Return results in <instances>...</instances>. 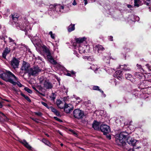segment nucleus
<instances>
[{
  "label": "nucleus",
  "instance_id": "f257e3e1",
  "mask_svg": "<svg viewBox=\"0 0 151 151\" xmlns=\"http://www.w3.org/2000/svg\"><path fill=\"white\" fill-rule=\"evenodd\" d=\"M127 138V141L128 143L131 145L134 146L137 140L134 138L130 137L128 133L126 132H121L116 135V142L119 145H124L126 144L125 140Z\"/></svg>",
  "mask_w": 151,
  "mask_h": 151
},
{
  "label": "nucleus",
  "instance_id": "f03ea898",
  "mask_svg": "<svg viewBox=\"0 0 151 151\" xmlns=\"http://www.w3.org/2000/svg\"><path fill=\"white\" fill-rule=\"evenodd\" d=\"M0 78L5 81L9 82L13 84H15L14 81L17 80V79L15 76L9 71H6L5 73L0 74Z\"/></svg>",
  "mask_w": 151,
  "mask_h": 151
},
{
  "label": "nucleus",
  "instance_id": "7ed1b4c3",
  "mask_svg": "<svg viewBox=\"0 0 151 151\" xmlns=\"http://www.w3.org/2000/svg\"><path fill=\"white\" fill-rule=\"evenodd\" d=\"M16 25L17 29H21L25 32L31 29V26L28 22H27L23 25L17 23Z\"/></svg>",
  "mask_w": 151,
  "mask_h": 151
},
{
  "label": "nucleus",
  "instance_id": "20e7f679",
  "mask_svg": "<svg viewBox=\"0 0 151 151\" xmlns=\"http://www.w3.org/2000/svg\"><path fill=\"white\" fill-rule=\"evenodd\" d=\"M41 50L45 53L47 55V57L49 61L53 58L51 56L49 49L45 46L44 45L41 47Z\"/></svg>",
  "mask_w": 151,
  "mask_h": 151
},
{
  "label": "nucleus",
  "instance_id": "39448f33",
  "mask_svg": "<svg viewBox=\"0 0 151 151\" xmlns=\"http://www.w3.org/2000/svg\"><path fill=\"white\" fill-rule=\"evenodd\" d=\"M73 114L74 117L78 119H81L84 116L83 112L78 109H75L73 111Z\"/></svg>",
  "mask_w": 151,
  "mask_h": 151
},
{
  "label": "nucleus",
  "instance_id": "423d86ee",
  "mask_svg": "<svg viewBox=\"0 0 151 151\" xmlns=\"http://www.w3.org/2000/svg\"><path fill=\"white\" fill-rule=\"evenodd\" d=\"M100 129L104 135L108 133L110 131L109 127L105 124H102L100 126Z\"/></svg>",
  "mask_w": 151,
  "mask_h": 151
},
{
  "label": "nucleus",
  "instance_id": "0eeeda50",
  "mask_svg": "<svg viewBox=\"0 0 151 151\" xmlns=\"http://www.w3.org/2000/svg\"><path fill=\"white\" fill-rule=\"evenodd\" d=\"M41 70L38 67H34L29 69V74L34 76L40 72Z\"/></svg>",
  "mask_w": 151,
  "mask_h": 151
},
{
  "label": "nucleus",
  "instance_id": "6e6552de",
  "mask_svg": "<svg viewBox=\"0 0 151 151\" xmlns=\"http://www.w3.org/2000/svg\"><path fill=\"white\" fill-rule=\"evenodd\" d=\"M19 63V61L18 59L13 58L10 61V64L11 66L15 69L18 68Z\"/></svg>",
  "mask_w": 151,
  "mask_h": 151
},
{
  "label": "nucleus",
  "instance_id": "1a4fd4ad",
  "mask_svg": "<svg viewBox=\"0 0 151 151\" xmlns=\"http://www.w3.org/2000/svg\"><path fill=\"white\" fill-rule=\"evenodd\" d=\"M29 64L24 61L23 62L21 68V70H24L26 73H29Z\"/></svg>",
  "mask_w": 151,
  "mask_h": 151
},
{
  "label": "nucleus",
  "instance_id": "9d476101",
  "mask_svg": "<svg viewBox=\"0 0 151 151\" xmlns=\"http://www.w3.org/2000/svg\"><path fill=\"white\" fill-rule=\"evenodd\" d=\"M93 48L95 52L97 53H101L105 50L104 48L102 46L99 45H96Z\"/></svg>",
  "mask_w": 151,
  "mask_h": 151
},
{
  "label": "nucleus",
  "instance_id": "9b49d317",
  "mask_svg": "<svg viewBox=\"0 0 151 151\" xmlns=\"http://www.w3.org/2000/svg\"><path fill=\"white\" fill-rule=\"evenodd\" d=\"M65 111L67 113H68L73 109V106L70 104H65L64 108Z\"/></svg>",
  "mask_w": 151,
  "mask_h": 151
},
{
  "label": "nucleus",
  "instance_id": "f8f14e48",
  "mask_svg": "<svg viewBox=\"0 0 151 151\" xmlns=\"http://www.w3.org/2000/svg\"><path fill=\"white\" fill-rule=\"evenodd\" d=\"M43 85L44 87L47 89H51L52 87V84L48 80L44 81Z\"/></svg>",
  "mask_w": 151,
  "mask_h": 151
},
{
  "label": "nucleus",
  "instance_id": "ddd939ff",
  "mask_svg": "<svg viewBox=\"0 0 151 151\" xmlns=\"http://www.w3.org/2000/svg\"><path fill=\"white\" fill-rule=\"evenodd\" d=\"M122 72L121 70H118L116 71L114 74V76L115 77L117 78L118 79L120 80L122 78Z\"/></svg>",
  "mask_w": 151,
  "mask_h": 151
},
{
  "label": "nucleus",
  "instance_id": "4468645a",
  "mask_svg": "<svg viewBox=\"0 0 151 151\" xmlns=\"http://www.w3.org/2000/svg\"><path fill=\"white\" fill-rule=\"evenodd\" d=\"M56 103L58 107L60 109H63L66 104L60 99L57 100Z\"/></svg>",
  "mask_w": 151,
  "mask_h": 151
},
{
  "label": "nucleus",
  "instance_id": "2eb2a0df",
  "mask_svg": "<svg viewBox=\"0 0 151 151\" xmlns=\"http://www.w3.org/2000/svg\"><path fill=\"white\" fill-rule=\"evenodd\" d=\"M49 61L51 63L53 64L54 65V67L56 68L57 69H59L61 66V65L55 60L53 58L50 60Z\"/></svg>",
  "mask_w": 151,
  "mask_h": 151
},
{
  "label": "nucleus",
  "instance_id": "dca6fc26",
  "mask_svg": "<svg viewBox=\"0 0 151 151\" xmlns=\"http://www.w3.org/2000/svg\"><path fill=\"white\" fill-rule=\"evenodd\" d=\"M100 123L96 121H94L92 124V127L95 130H99V126Z\"/></svg>",
  "mask_w": 151,
  "mask_h": 151
},
{
  "label": "nucleus",
  "instance_id": "f3484780",
  "mask_svg": "<svg viewBox=\"0 0 151 151\" xmlns=\"http://www.w3.org/2000/svg\"><path fill=\"white\" fill-rule=\"evenodd\" d=\"M135 76L140 79H146V77L147 75H144L143 74L141 73L136 72L135 73Z\"/></svg>",
  "mask_w": 151,
  "mask_h": 151
},
{
  "label": "nucleus",
  "instance_id": "a211bd4d",
  "mask_svg": "<svg viewBox=\"0 0 151 151\" xmlns=\"http://www.w3.org/2000/svg\"><path fill=\"white\" fill-rule=\"evenodd\" d=\"M10 51V49L7 47H6L2 53V56L4 59H6V55L9 54Z\"/></svg>",
  "mask_w": 151,
  "mask_h": 151
},
{
  "label": "nucleus",
  "instance_id": "6ab92c4d",
  "mask_svg": "<svg viewBox=\"0 0 151 151\" xmlns=\"http://www.w3.org/2000/svg\"><path fill=\"white\" fill-rule=\"evenodd\" d=\"M20 142L28 149L29 150L31 149L32 147L28 144V143L25 140H22L20 141Z\"/></svg>",
  "mask_w": 151,
  "mask_h": 151
},
{
  "label": "nucleus",
  "instance_id": "aec40b11",
  "mask_svg": "<svg viewBox=\"0 0 151 151\" xmlns=\"http://www.w3.org/2000/svg\"><path fill=\"white\" fill-rule=\"evenodd\" d=\"M19 17V16L17 13H15L11 14V18L14 22H15L18 20Z\"/></svg>",
  "mask_w": 151,
  "mask_h": 151
},
{
  "label": "nucleus",
  "instance_id": "412c9836",
  "mask_svg": "<svg viewBox=\"0 0 151 151\" xmlns=\"http://www.w3.org/2000/svg\"><path fill=\"white\" fill-rule=\"evenodd\" d=\"M86 38L84 37L82 38H77L76 40V42L78 43H79L83 42L86 40Z\"/></svg>",
  "mask_w": 151,
  "mask_h": 151
},
{
  "label": "nucleus",
  "instance_id": "4be33fe9",
  "mask_svg": "<svg viewBox=\"0 0 151 151\" xmlns=\"http://www.w3.org/2000/svg\"><path fill=\"white\" fill-rule=\"evenodd\" d=\"M50 108L51 111L54 112L57 116H60L59 112L56 109H55L52 107H51Z\"/></svg>",
  "mask_w": 151,
  "mask_h": 151
},
{
  "label": "nucleus",
  "instance_id": "5701e85b",
  "mask_svg": "<svg viewBox=\"0 0 151 151\" xmlns=\"http://www.w3.org/2000/svg\"><path fill=\"white\" fill-rule=\"evenodd\" d=\"M75 24L70 25L68 29V30L69 32H71L75 29Z\"/></svg>",
  "mask_w": 151,
  "mask_h": 151
},
{
  "label": "nucleus",
  "instance_id": "b1692460",
  "mask_svg": "<svg viewBox=\"0 0 151 151\" xmlns=\"http://www.w3.org/2000/svg\"><path fill=\"white\" fill-rule=\"evenodd\" d=\"M92 89L93 90H98L101 93H103V91L99 89V88L97 86H93V87Z\"/></svg>",
  "mask_w": 151,
  "mask_h": 151
},
{
  "label": "nucleus",
  "instance_id": "393cba45",
  "mask_svg": "<svg viewBox=\"0 0 151 151\" xmlns=\"http://www.w3.org/2000/svg\"><path fill=\"white\" fill-rule=\"evenodd\" d=\"M78 50L79 52L81 53H83L85 52V49L84 47H82L81 46H80L78 48Z\"/></svg>",
  "mask_w": 151,
  "mask_h": 151
},
{
  "label": "nucleus",
  "instance_id": "a878e982",
  "mask_svg": "<svg viewBox=\"0 0 151 151\" xmlns=\"http://www.w3.org/2000/svg\"><path fill=\"white\" fill-rule=\"evenodd\" d=\"M42 142L44 143L45 145L50 146V142L47 140H46L45 139H43L42 140Z\"/></svg>",
  "mask_w": 151,
  "mask_h": 151
},
{
  "label": "nucleus",
  "instance_id": "bb28decb",
  "mask_svg": "<svg viewBox=\"0 0 151 151\" xmlns=\"http://www.w3.org/2000/svg\"><path fill=\"white\" fill-rule=\"evenodd\" d=\"M125 77L127 79L131 81L132 78V75L130 74H125Z\"/></svg>",
  "mask_w": 151,
  "mask_h": 151
},
{
  "label": "nucleus",
  "instance_id": "cd10ccee",
  "mask_svg": "<svg viewBox=\"0 0 151 151\" xmlns=\"http://www.w3.org/2000/svg\"><path fill=\"white\" fill-rule=\"evenodd\" d=\"M21 95L24 97L27 101H29V102H31V100H30L29 97L27 96H26L25 95V94H24V93H21Z\"/></svg>",
  "mask_w": 151,
  "mask_h": 151
},
{
  "label": "nucleus",
  "instance_id": "c85d7f7f",
  "mask_svg": "<svg viewBox=\"0 0 151 151\" xmlns=\"http://www.w3.org/2000/svg\"><path fill=\"white\" fill-rule=\"evenodd\" d=\"M91 68L93 70H94L95 73H97L96 71L98 70V69L97 68L96 66L94 65H92L91 67Z\"/></svg>",
  "mask_w": 151,
  "mask_h": 151
},
{
  "label": "nucleus",
  "instance_id": "c756f323",
  "mask_svg": "<svg viewBox=\"0 0 151 151\" xmlns=\"http://www.w3.org/2000/svg\"><path fill=\"white\" fill-rule=\"evenodd\" d=\"M122 66H123L122 65ZM124 67L122 68V69H123L125 71H127L130 70V69L129 68H127V65H124Z\"/></svg>",
  "mask_w": 151,
  "mask_h": 151
},
{
  "label": "nucleus",
  "instance_id": "7c9ffc66",
  "mask_svg": "<svg viewBox=\"0 0 151 151\" xmlns=\"http://www.w3.org/2000/svg\"><path fill=\"white\" fill-rule=\"evenodd\" d=\"M75 74V73L73 71H72L70 73H67L66 75L67 76H71L74 75Z\"/></svg>",
  "mask_w": 151,
  "mask_h": 151
},
{
  "label": "nucleus",
  "instance_id": "2f4dec72",
  "mask_svg": "<svg viewBox=\"0 0 151 151\" xmlns=\"http://www.w3.org/2000/svg\"><path fill=\"white\" fill-rule=\"evenodd\" d=\"M70 131L71 132V133L75 136L77 137L78 136V133L76 131L73 130H70Z\"/></svg>",
  "mask_w": 151,
  "mask_h": 151
},
{
  "label": "nucleus",
  "instance_id": "473e14b6",
  "mask_svg": "<svg viewBox=\"0 0 151 151\" xmlns=\"http://www.w3.org/2000/svg\"><path fill=\"white\" fill-rule=\"evenodd\" d=\"M24 90L28 92L29 93H32V91L31 90L29 89L28 88L26 87L24 88Z\"/></svg>",
  "mask_w": 151,
  "mask_h": 151
},
{
  "label": "nucleus",
  "instance_id": "72a5a7b5",
  "mask_svg": "<svg viewBox=\"0 0 151 151\" xmlns=\"http://www.w3.org/2000/svg\"><path fill=\"white\" fill-rule=\"evenodd\" d=\"M137 66L138 67V69H139L140 71H142V70L144 71L143 70L142 67V66L140 65H139L138 64H137Z\"/></svg>",
  "mask_w": 151,
  "mask_h": 151
},
{
  "label": "nucleus",
  "instance_id": "f704fd0d",
  "mask_svg": "<svg viewBox=\"0 0 151 151\" xmlns=\"http://www.w3.org/2000/svg\"><path fill=\"white\" fill-rule=\"evenodd\" d=\"M74 98H75L76 100H78V102H80L81 101V100L80 98L79 97H76V96L75 95H73Z\"/></svg>",
  "mask_w": 151,
  "mask_h": 151
},
{
  "label": "nucleus",
  "instance_id": "c9c22d12",
  "mask_svg": "<svg viewBox=\"0 0 151 151\" xmlns=\"http://www.w3.org/2000/svg\"><path fill=\"white\" fill-rule=\"evenodd\" d=\"M109 58L108 57H105L104 58V60L106 62V63H108L109 64Z\"/></svg>",
  "mask_w": 151,
  "mask_h": 151
},
{
  "label": "nucleus",
  "instance_id": "e433bc0d",
  "mask_svg": "<svg viewBox=\"0 0 151 151\" xmlns=\"http://www.w3.org/2000/svg\"><path fill=\"white\" fill-rule=\"evenodd\" d=\"M147 2L145 3V4L147 6L151 5V0H147Z\"/></svg>",
  "mask_w": 151,
  "mask_h": 151
},
{
  "label": "nucleus",
  "instance_id": "4c0bfd02",
  "mask_svg": "<svg viewBox=\"0 0 151 151\" xmlns=\"http://www.w3.org/2000/svg\"><path fill=\"white\" fill-rule=\"evenodd\" d=\"M49 34L50 35L51 37L53 39H54L55 38V34H52V32L50 31L49 32Z\"/></svg>",
  "mask_w": 151,
  "mask_h": 151
},
{
  "label": "nucleus",
  "instance_id": "58836bf2",
  "mask_svg": "<svg viewBox=\"0 0 151 151\" xmlns=\"http://www.w3.org/2000/svg\"><path fill=\"white\" fill-rule=\"evenodd\" d=\"M139 1V0H134V5L135 6L138 7L139 6V4L137 3Z\"/></svg>",
  "mask_w": 151,
  "mask_h": 151
},
{
  "label": "nucleus",
  "instance_id": "ea45409f",
  "mask_svg": "<svg viewBox=\"0 0 151 151\" xmlns=\"http://www.w3.org/2000/svg\"><path fill=\"white\" fill-rule=\"evenodd\" d=\"M113 70L111 68H109L107 70V72L109 74L112 73L113 72Z\"/></svg>",
  "mask_w": 151,
  "mask_h": 151
},
{
  "label": "nucleus",
  "instance_id": "a19ab883",
  "mask_svg": "<svg viewBox=\"0 0 151 151\" xmlns=\"http://www.w3.org/2000/svg\"><path fill=\"white\" fill-rule=\"evenodd\" d=\"M35 115L40 116H41L42 115V114L40 112H36L35 113Z\"/></svg>",
  "mask_w": 151,
  "mask_h": 151
},
{
  "label": "nucleus",
  "instance_id": "79ce46f5",
  "mask_svg": "<svg viewBox=\"0 0 151 151\" xmlns=\"http://www.w3.org/2000/svg\"><path fill=\"white\" fill-rule=\"evenodd\" d=\"M0 114H1L5 118L6 120H8L7 118L3 113L0 112Z\"/></svg>",
  "mask_w": 151,
  "mask_h": 151
},
{
  "label": "nucleus",
  "instance_id": "37998d69",
  "mask_svg": "<svg viewBox=\"0 0 151 151\" xmlns=\"http://www.w3.org/2000/svg\"><path fill=\"white\" fill-rule=\"evenodd\" d=\"M146 66L150 70H151V67L148 64H146Z\"/></svg>",
  "mask_w": 151,
  "mask_h": 151
},
{
  "label": "nucleus",
  "instance_id": "c03bdc74",
  "mask_svg": "<svg viewBox=\"0 0 151 151\" xmlns=\"http://www.w3.org/2000/svg\"><path fill=\"white\" fill-rule=\"evenodd\" d=\"M42 104H43L47 108H48V105H47V104L46 103L44 102H42Z\"/></svg>",
  "mask_w": 151,
  "mask_h": 151
},
{
  "label": "nucleus",
  "instance_id": "a18cd8bd",
  "mask_svg": "<svg viewBox=\"0 0 151 151\" xmlns=\"http://www.w3.org/2000/svg\"><path fill=\"white\" fill-rule=\"evenodd\" d=\"M32 119L33 120H34V121H35V122H37V123H38L39 122L38 121V120L37 119H36L35 118H32Z\"/></svg>",
  "mask_w": 151,
  "mask_h": 151
},
{
  "label": "nucleus",
  "instance_id": "49530a36",
  "mask_svg": "<svg viewBox=\"0 0 151 151\" xmlns=\"http://www.w3.org/2000/svg\"><path fill=\"white\" fill-rule=\"evenodd\" d=\"M17 85L19 87H22V85L19 82L17 83Z\"/></svg>",
  "mask_w": 151,
  "mask_h": 151
},
{
  "label": "nucleus",
  "instance_id": "de8ad7c7",
  "mask_svg": "<svg viewBox=\"0 0 151 151\" xmlns=\"http://www.w3.org/2000/svg\"><path fill=\"white\" fill-rule=\"evenodd\" d=\"M54 118L56 120L58 121H61V120L59 119L57 117H54Z\"/></svg>",
  "mask_w": 151,
  "mask_h": 151
},
{
  "label": "nucleus",
  "instance_id": "09e8293b",
  "mask_svg": "<svg viewBox=\"0 0 151 151\" xmlns=\"http://www.w3.org/2000/svg\"><path fill=\"white\" fill-rule=\"evenodd\" d=\"M9 42H14V41L10 37H9Z\"/></svg>",
  "mask_w": 151,
  "mask_h": 151
},
{
  "label": "nucleus",
  "instance_id": "8fccbe9b",
  "mask_svg": "<svg viewBox=\"0 0 151 151\" xmlns=\"http://www.w3.org/2000/svg\"><path fill=\"white\" fill-rule=\"evenodd\" d=\"M72 4L73 5H76L77 4V3L76 2L75 0H74L73 1Z\"/></svg>",
  "mask_w": 151,
  "mask_h": 151
},
{
  "label": "nucleus",
  "instance_id": "3c124183",
  "mask_svg": "<svg viewBox=\"0 0 151 151\" xmlns=\"http://www.w3.org/2000/svg\"><path fill=\"white\" fill-rule=\"evenodd\" d=\"M60 10L63 9H64V6H60ZM60 11L61 12V10H60Z\"/></svg>",
  "mask_w": 151,
  "mask_h": 151
},
{
  "label": "nucleus",
  "instance_id": "603ef678",
  "mask_svg": "<svg viewBox=\"0 0 151 151\" xmlns=\"http://www.w3.org/2000/svg\"><path fill=\"white\" fill-rule=\"evenodd\" d=\"M74 54L75 55H76V56L78 57H79L78 55V53L77 52H76L75 51L74 52Z\"/></svg>",
  "mask_w": 151,
  "mask_h": 151
},
{
  "label": "nucleus",
  "instance_id": "864d4df0",
  "mask_svg": "<svg viewBox=\"0 0 151 151\" xmlns=\"http://www.w3.org/2000/svg\"><path fill=\"white\" fill-rule=\"evenodd\" d=\"M84 1V4L85 5H86L87 3V0H83Z\"/></svg>",
  "mask_w": 151,
  "mask_h": 151
},
{
  "label": "nucleus",
  "instance_id": "5fc2aeb1",
  "mask_svg": "<svg viewBox=\"0 0 151 151\" xmlns=\"http://www.w3.org/2000/svg\"><path fill=\"white\" fill-rule=\"evenodd\" d=\"M109 40L110 41H112L113 40V37L111 36H110L109 38Z\"/></svg>",
  "mask_w": 151,
  "mask_h": 151
},
{
  "label": "nucleus",
  "instance_id": "6e6d98bb",
  "mask_svg": "<svg viewBox=\"0 0 151 151\" xmlns=\"http://www.w3.org/2000/svg\"><path fill=\"white\" fill-rule=\"evenodd\" d=\"M102 95H103V96L104 97H105L106 96V95L104 93V92L103 91V93H101Z\"/></svg>",
  "mask_w": 151,
  "mask_h": 151
},
{
  "label": "nucleus",
  "instance_id": "4d7b16f0",
  "mask_svg": "<svg viewBox=\"0 0 151 151\" xmlns=\"http://www.w3.org/2000/svg\"><path fill=\"white\" fill-rule=\"evenodd\" d=\"M77 43L76 42H74L73 43V45L74 46V47H76V46Z\"/></svg>",
  "mask_w": 151,
  "mask_h": 151
},
{
  "label": "nucleus",
  "instance_id": "13d9d810",
  "mask_svg": "<svg viewBox=\"0 0 151 151\" xmlns=\"http://www.w3.org/2000/svg\"><path fill=\"white\" fill-rule=\"evenodd\" d=\"M127 6L129 8H131L132 7V6L130 5H128Z\"/></svg>",
  "mask_w": 151,
  "mask_h": 151
},
{
  "label": "nucleus",
  "instance_id": "bf43d9fd",
  "mask_svg": "<svg viewBox=\"0 0 151 151\" xmlns=\"http://www.w3.org/2000/svg\"><path fill=\"white\" fill-rule=\"evenodd\" d=\"M32 88H33L34 89L35 91H37V92H38V91L36 89V88H35V87H32Z\"/></svg>",
  "mask_w": 151,
  "mask_h": 151
},
{
  "label": "nucleus",
  "instance_id": "052dcab7",
  "mask_svg": "<svg viewBox=\"0 0 151 151\" xmlns=\"http://www.w3.org/2000/svg\"><path fill=\"white\" fill-rule=\"evenodd\" d=\"M128 151H134V150L133 149H130L128 150Z\"/></svg>",
  "mask_w": 151,
  "mask_h": 151
},
{
  "label": "nucleus",
  "instance_id": "680f3d73",
  "mask_svg": "<svg viewBox=\"0 0 151 151\" xmlns=\"http://www.w3.org/2000/svg\"><path fill=\"white\" fill-rule=\"evenodd\" d=\"M2 106H3V105L1 103H0V107H2Z\"/></svg>",
  "mask_w": 151,
  "mask_h": 151
},
{
  "label": "nucleus",
  "instance_id": "e2e57ef3",
  "mask_svg": "<svg viewBox=\"0 0 151 151\" xmlns=\"http://www.w3.org/2000/svg\"><path fill=\"white\" fill-rule=\"evenodd\" d=\"M52 95H53V98L54 99H55V97L54 96L55 95V94L54 93H52Z\"/></svg>",
  "mask_w": 151,
  "mask_h": 151
},
{
  "label": "nucleus",
  "instance_id": "0e129e2a",
  "mask_svg": "<svg viewBox=\"0 0 151 151\" xmlns=\"http://www.w3.org/2000/svg\"><path fill=\"white\" fill-rule=\"evenodd\" d=\"M45 135L48 137H49V135L47 134H45Z\"/></svg>",
  "mask_w": 151,
  "mask_h": 151
},
{
  "label": "nucleus",
  "instance_id": "69168bd1",
  "mask_svg": "<svg viewBox=\"0 0 151 151\" xmlns=\"http://www.w3.org/2000/svg\"><path fill=\"white\" fill-rule=\"evenodd\" d=\"M145 80H146L147 81H150V80H149V79L147 80V79H145ZM150 82H151V81H150Z\"/></svg>",
  "mask_w": 151,
  "mask_h": 151
},
{
  "label": "nucleus",
  "instance_id": "338daca9",
  "mask_svg": "<svg viewBox=\"0 0 151 151\" xmlns=\"http://www.w3.org/2000/svg\"><path fill=\"white\" fill-rule=\"evenodd\" d=\"M60 145L61 146H63V144L62 143L60 144Z\"/></svg>",
  "mask_w": 151,
  "mask_h": 151
},
{
  "label": "nucleus",
  "instance_id": "774afa93",
  "mask_svg": "<svg viewBox=\"0 0 151 151\" xmlns=\"http://www.w3.org/2000/svg\"><path fill=\"white\" fill-rule=\"evenodd\" d=\"M137 20H138H138H139V17H137Z\"/></svg>",
  "mask_w": 151,
  "mask_h": 151
}]
</instances>
